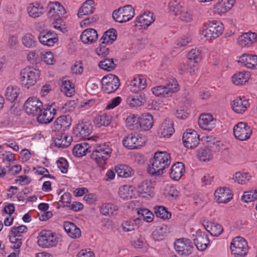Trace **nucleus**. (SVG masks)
Segmentation results:
<instances>
[{
    "instance_id": "obj_45",
    "label": "nucleus",
    "mask_w": 257,
    "mask_h": 257,
    "mask_svg": "<svg viewBox=\"0 0 257 257\" xmlns=\"http://www.w3.org/2000/svg\"><path fill=\"white\" fill-rule=\"evenodd\" d=\"M237 62L242 64H257V55L244 53L238 57Z\"/></svg>"
},
{
    "instance_id": "obj_48",
    "label": "nucleus",
    "mask_w": 257,
    "mask_h": 257,
    "mask_svg": "<svg viewBox=\"0 0 257 257\" xmlns=\"http://www.w3.org/2000/svg\"><path fill=\"white\" fill-rule=\"evenodd\" d=\"M151 91L155 96L161 98L170 97L165 85H158L152 88Z\"/></svg>"
},
{
    "instance_id": "obj_15",
    "label": "nucleus",
    "mask_w": 257,
    "mask_h": 257,
    "mask_svg": "<svg viewBox=\"0 0 257 257\" xmlns=\"http://www.w3.org/2000/svg\"><path fill=\"white\" fill-rule=\"evenodd\" d=\"M38 39L41 44L44 46L52 47L58 40L57 35L52 31H44L39 35Z\"/></svg>"
},
{
    "instance_id": "obj_50",
    "label": "nucleus",
    "mask_w": 257,
    "mask_h": 257,
    "mask_svg": "<svg viewBox=\"0 0 257 257\" xmlns=\"http://www.w3.org/2000/svg\"><path fill=\"white\" fill-rule=\"evenodd\" d=\"M165 86L167 88L170 97L173 93L177 92L180 89L179 84L175 78L169 79Z\"/></svg>"
},
{
    "instance_id": "obj_38",
    "label": "nucleus",
    "mask_w": 257,
    "mask_h": 257,
    "mask_svg": "<svg viewBox=\"0 0 257 257\" xmlns=\"http://www.w3.org/2000/svg\"><path fill=\"white\" fill-rule=\"evenodd\" d=\"M251 177V175L249 173L237 172L233 175L231 179L235 183L244 185L248 183Z\"/></svg>"
},
{
    "instance_id": "obj_33",
    "label": "nucleus",
    "mask_w": 257,
    "mask_h": 257,
    "mask_svg": "<svg viewBox=\"0 0 257 257\" xmlns=\"http://www.w3.org/2000/svg\"><path fill=\"white\" fill-rule=\"evenodd\" d=\"M27 12L30 17L37 18L43 14L44 8L39 3L34 2L28 5Z\"/></svg>"
},
{
    "instance_id": "obj_42",
    "label": "nucleus",
    "mask_w": 257,
    "mask_h": 257,
    "mask_svg": "<svg viewBox=\"0 0 257 257\" xmlns=\"http://www.w3.org/2000/svg\"><path fill=\"white\" fill-rule=\"evenodd\" d=\"M115 171L119 177L123 178L131 177L134 174V172L132 168L125 165L116 166Z\"/></svg>"
},
{
    "instance_id": "obj_9",
    "label": "nucleus",
    "mask_w": 257,
    "mask_h": 257,
    "mask_svg": "<svg viewBox=\"0 0 257 257\" xmlns=\"http://www.w3.org/2000/svg\"><path fill=\"white\" fill-rule=\"evenodd\" d=\"M102 89L107 93L115 91L120 85L118 78L113 74H108L101 79Z\"/></svg>"
},
{
    "instance_id": "obj_62",
    "label": "nucleus",
    "mask_w": 257,
    "mask_h": 257,
    "mask_svg": "<svg viewBox=\"0 0 257 257\" xmlns=\"http://www.w3.org/2000/svg\"><path fill=\"white\" fill-rule=\"evenodd\" d=\"M53 27L54 29L63 33H65L67 31L65 23L60 18L55 19V21L53 23Z\"/></svg>"
},
{
    "instance_id": "obj_41",
    "label": "nucleus",
    "mask_w": 257,
    "mask_h": 257,
    "mask_svg": "<svg viewBox=\"0 0 257 257\" xmlns=\"http://www.w3.org/2000/svg\"><path fill=\"white\" fill-rule=\"evenodd\" d=\"M204 226L205 229L213 236H219L223 231L222 226L219 224L206 222L204 223Z\"/></svg>"
},
{
    "instance_id": "obj_12",
    "label": "nucleus",
    "mask_w": 257,
    "mask_h": 257,
    "mask_svg": "<svg viewBox=\"0 0 257 257\" xmlns=\"http://www.w3.org/2000/svg\"><path fill=\"white\" fill-rule=\"evenodd\" d=\"M42 102L35 97L29 98L25 103L26 112L29 115H37L41 111Z\"/></svg>"
},
{
    "instance_id": "obj_43",
    "label": "nucleus",
    "mask_w": 257,
    "mask_h": 257,
    "mask_svg": "<svg viewBox=\"0 0 257 257\" xmlns=\"http://www.w3.org/2000/svg\"><path fill=\"white\" fill-rule=\"evenodd\" d=\"M134 189L135 187L132 186L123 185L119 188L118 195L120 198L124 199H131L134 195Z\"/></svg>"
},
{
    "instance_id": "obj_47",
    "label": "nucleus",
    "mask_w": 257,
    "mask_h": 257,
    "mask_svg": "<svg viewBox=\"0 0 257 257\" xmlns=\"http://www.w3.org/2000/svg\"><path fill=\"white\" fill-rule=\"evenodd\" d=\"M112 119L111 115L104 114L96 117L94 119V123L98 127L108 126L111 122Z\"/></svg>"
},
{
    "instance_id": "obj_30",
    "label": "nucleus",
    "mask_w": 257,
    "mask_h": 257,
    "mask_svg": "<svg viewBox=\"0 0 257 257\" xmlns=\"http://www.w3.org/2000/svg\"><path fill=\"white\" fill-rule=\"evenodd\" d=\"M146 86V79L144 76L138 75L134 78L130 84V88L132 92H139V91L144 89Z\"/></svg>"
},
{
    "instance_id": "obj_35",
    "label": "nucleus",
    "mask_w": 257,
    "mask_h": 257,
    "mask_svg": "<svg viewBox=\"0 0 257 257\" xmlns=\"http://www.w3.org/2000/svg\"><path fill=\"white\" fill-rule=\"evenodd\" d=\"M60 86L61 90L66 96L71 97L74 94V85L70 82L68 77H64L62 78Z\"/></svg>"
},
{
    "instance_id": "obj_26",
    "label": "nucleus",
    "mask_w": 257,
    "mask_h": 257,
    "mask_svg": "<svg viewBox=\"0 0 257 257\" xmlns=\"http://www.w3.org/2000/svg\"><path fill=\"white\" fill-rule=\"evenodd\" d=\"M153 124L154 119L151 114L148 113H145L139 117V131H149L153 127Z\"/></svg>"
},
{
    "instance_id": "obj_44",
    "label": "nucleus",
    "mask_w": 257,
    "mask_h": 257,
    "mask_svg": "<svg viewBox=\"0 0 257 257\" xmlns=\"http://www.w3.org/2000/svg\"><path fill=\"white\" fill-rule=\"evenodd\" d=\"M117 210V206L110 203L103 204L100 208L101 213L105 216H112L116 214Z\"/></svg>"
},
{
    "instance_id": "obj_20",
    "label": "nucleus",
    "mask_w": 257,
    "mask_h": 257,
    "mask_svg": "<svg viewBox=\"0 0 257 257\" xmlns=\"http://www.w3.org/2000/svg\"><path fill=\"white\" fill-rule=\"evenodd\" d=\"M138 193L142 197H152L154 195L155 189L150 180H145L142 181L137 188Z\"/></svg>"
},
{
    "instance_id": "obj_21",
    "label": "nucleus",
    "mask_w": 257,
    "mask_h": 257,
    "mask_svg": "<svg viewBox=\"0 0 257 257\" xmlns=\"http://www.w3.org/2000/svg\"><path fill=\"white\" fill-rule=\"evenodd\" d=\"M92 131V126L88 122L78 123L73 130V135L79 139H86Z\"/></svg>"
},
{
    "instance_id": "obj_3",
    "label": "nucleus",
    "mask_w": 257,
    "mask_h": 257,
    "mask_svg": "<svg viewBox=\"0 0 257 257\" xmlns=\"http://www.w3.org/2000/svg\"><path fill=\"white\" fill-rule=\"evenodd\" d=\"M40 75V71L38 69L31 65L27 66L20 72V83L23 86L29 88L36 83Z\"/></svg>"
},
{
    "instance_id": "obj_36",
    "label": "nucleus",
    "mask_w": 257,
    "mask_h": 257,
    "mask_svg": "<svg viewBox=\"0 0 257 257\" xmlns=\"http://www.w3.org/2000/svg\"><path fill=\"white\" fill-rule=\"evenodd\" d=\"M72 141L71 136L67 134L58 135L54 140L55 145L60 148H66L68 147Z\"/></svg>"
},
{
    "instance_id": "obj_55",
    "label": "nucleus",
    "mask_w": 257,
    "mask_h": 257,
    "mask_svg": "<svg viewBox=\"0 0 257 257\" xmlns=\"http://www.w3.org/2000/svg\"><path fill=\"white\" fill-rule=\"evenodd\" d=\"M166 226L158 227L153 232V237L156 240H162L166 236L167 233Z\"/></svg>"
},
{
    "instance_id": "obj_13",
    "label": "nucleus",
    "mask_w": 257,
    "mask_h": 257,
    "mask_svg": "<svg viewBox=\"0 0 257 257\" xmlns=\"http://www.w3.org/2000/svg\"><path fill=\"white\" fill-rule=\"evenodd\" d=\"M199 135L194 130H187L183 134V142L186 148H195L199 144Z\"/></svg>"
},
{
    "instance_id": "obj_52",
    "label": "nucleus",
    "mask_w": 257,
    "mask_h": 257,
    "mask_svg": "<svg viewBox=\"0 0 257 257\" xmlns=\"http://www.w3.org/2000/svg\"><path fill=\"white\" fill-rule=\"evenodd\" d=\"M197 156L201 161L205 162L212 159V153L208 148L198 149L197 151Z\"/></svg>"
},
{
    "instance_id": "obj_57",
    "label": "nucleus",
    "mask_w": 257,
    "mask_h": 257,
    "mask_svg": "<svg viewBox=\"0 0 257 257\" xmlns=\"http://www.w3.org/2000/svg\"><path fill=\"white\" fill-rule=\"evenodd\" d=\"M22 41L23 44L27 48L35 47L37 44L35 37L30 34H27L24 35Z\"/></svg>"
},
{
    "instance_id": "obj_18",
    "label": "nucleus",
    "mask_w": 257,
    "mask_h": 257,
    "mask_svg": "<svg viewBox=\"0 0 257 257\" xmlns=\"http://www.w3.org/2000/svg\"><path fill=\"white\" fill-rule=\"evenodd\" d=\"M230 105L233 111L238 114L244 113L249 106L248 100L244 97L241 96L237 97L233 99Z\"/></svg>"
},
{
    "instance_id": "obj_23",
    "label": "nucleus",
    "mask_w": 257,
    "mask_h": 257,
    "mask_svg": "<svg viewBox=\"0 0 257 257\" xmlns=\"http://www.w3.org/2000/svg\"><path fill=\"white\" fill-rule=\"evenodd\" d=\"M216 119L209 113L202 114L200 115L198 123L200 127L203 130L210 131L216 125Z\"/></svg>"
},
{
    "instance_id": "obj_22",
    "label": "nucleus",
    "mask_w": 257,
    "mask_h": 257,
    "mask_svg": "<svg viewBox=\"0 0 257 257\" xmlns=\"http://www.w3.org/2000/svg\"><path fill=\"white\" fill-rule=\"evenodd\" d=\"M146 101V95L141 92L130 94L126 99L127 104L132 107L141 106L145 104Z\"/></svg>"
},
{
    "instance_id": "obj_63",
    "label": "nucleus",
    "mask_w": 257,
    "mask_h": 257,
    "mask_svg": "<svg viewBox=\"0 0 257 257\" xmlns=\"http://www.w3.org/2000/svg\"><path fill=\"white\" fill-rule=\"evenodd\" d=\"M179 15H180V18L182 21L189 22L192 20V14L187 8L183 7Z\"/></svg>"
},
{
    "instance_id": "obj_17",
    "label": "nucleus",
    "mask_w": 257,
    "mask_h": 257,
    "mask_svg": "<svg viewBox=\"0 0 257 257\" xmlns=\"http://www.w3.org/2000/svg\"><path fill=\"white\" fill-rule=\"evenodd\" d=\"M235 0H218L213 7V12L218 15L225 14L233 7Z\"/></svg>"
},
{
    "instance_id": "obj_49",
    "label": "nucleus",
    "mask_w": 257,
    "mask_h": 257,
    "mask_svg": "<svg viewBox=\"0 0 257 257\" xmlns=\"http://www.w3.org/2000/svg\"><path fill=\"white\" fill-rule=\"evenodd\" d=\"M126 124L132 130L139 131V117L133 114H130L126 119Z\"/></svg>"
},
{
    "instance_id": "obj_10",
    "label": "nucleus",
    "mask_w": 257,
    "mask_h": 257,
    "mask_svg": "<svg viewBox=\"0 0 257 257\" xmlns=\"http://www.w3.org/2000/svg\"><path fill=\"white\" fill-rule=\"evenodd\" d=\"M122 143L125 148L135 149L143 146L145 143V139L139 134L131 133L124 138Z\"/></svg>"
},
{
    "instance_id": "obj_14",
    "label": "nucleus",
    "mask_w": 257,
    "mask_h": 257,
    "mask_svg": "<svg viewBox=\"0 0 257 257\" xmlns=\"http://www.w3.org/2000/svg\"><path fill=\"white\" fill-rule=\"evenodd\" d=\"M155 20L154 14L150 12H145L138 16L135 21V26L139 29H146Z\"/></svg>"
},
{
    "instance_id": "obj_31",
    "label": "nucleus",
    "mask_w": 257,
    "mask_h": 257,
    "mask_svg": "<svg viewBox=\"0 0 257 257\" xmlns=\"http://www.w3.org/2000/svg\"><path fill=\"white\" fill-rule=\"evenodd\" d=\"M250 74L248 72L242 71L234 74L231 77L232 83L236 86L245 85L249 80Z\"/></svg>"
},
{
    "instance_id": "obj_24",
    "label": "nucleus",
    "mask_w": 257,
    "mask_h": 257,
    "mask_svg": "<svg viewBox=\"0 0 257 257\" xmlns=\"http://www.w3.org/2000/svg\"><path fill=\"white\" fill-rule=\"evenodd\" d=\"M80 38L83 44L90 45L94 44L97 41L98 34L97 31L94 29H87L82 32Z\"/></svg>"
},
{
    "instance_id": "obj_64",
    "label": "nucleus",
    "mask_w": 257,
    "mask_h": 257,
    "mask_svg": "<svg viewBox=\"0 0 257 257\" xmlns=\"http://www.w3.org/2000/svg\"><path fill=\"white\" fill-rule=\"evenodd\" d=\"M59 123H61L63 130L68 128L71 124V118L69 115H61L58 117Z\"/></svg>"
},
{
    "instance_id": "obj_51",
    "label": "nucleus",
    "mask_w": 257,
    "mask_h": 257,
    "mask_svg": "<svg viewBox=\"0 0 257 257\" xmlns=\"http://www.w3.org/2000/svg\"><path fill=\"white\" fill-rule=\"evenodd\" d=\"M201 52L198 48L191 49L187 54V58L190 63H198L201 60Z\"/></svg>"
},
{
    "instance_id": "obj_5",
    "label": "nucleus",
    "mask_w": 257,
    "mask_h": 257,
    "mask_svg": "<svg viewBox=\"0 0 257 257\" xmlns=\"http://www.w3.org/2000/svg\"><path fill=\"white\" fill-rule=\"evenodd\" d=\"M223 30V25L221 22L209 21L200 32V35L202 39L206 40L215 39L222 34Z\"/></svg>"
},
{
    "instance_id": "obj_53",
    "label": "nucleus",
    "mask_w": 257,
    "mask_h": 257,
    "mask_svg": "<svg viewBox=\"0 0 257 257\" xmlns=\"http://www.w3.org/2000/svg\"><path fill=\"white\" fill-rule=\"evenodd\" d=\"M191 38L188 36H183L176 41V46L173 51L174 53H178L184 47L191 42Z\"/></svg>"
},
{
    "instance_id": "obj_25",
    "label": "nucleus",
    "mask_w": 257,
    "mask_h": 257,
    "mask_svg": "<svg viewBox=\"0 0 257 257\" xmlns=\"http://www.w3.org/2000/svg\"><path fill=\"white\" fill-rule=\"evenodd\" d=\"M215 199L218 203H225L230 201L232 198L231 190L226 187L217 189L214 193Z\"/></svg>"
},
{
    "instance_id": "obj_1",
    "label": "nucleus",
    "mask_w": 257,
    "mask_h": 257,
    "mask_svg": "<svg viewBox=\"0 0 257 257\" xmlns=\"http://www.w3.org/2000/svg\"><path fill=\"white\" fill-rule=\"evenodd\" d=\"M171 163L170 154L166 152H157L154 158L150 160L147 168L148 172L151 175L160 176L164 173Z\"/></svg>"
},
{
    "instance_id": "obj_40",
    "label": "nucleus",
    "mask_w": 257,
    "mask_h": 257,
    "mask_svg": "<svg viewBox=\"0 0 257 257\" xmlns=\"http://www.w3.org/2000/svg\"><path fill=\"white\" fill-rule=\"evenodd\" d=\"M140 222V218L126 220L121 223V228L124 232L132 231L139 227Z\"/></svg>"
},
{
    "instance_id": "obj_58",
    "label": "nucleus",
    "mask_w": 257,
    "mask_h": 257,
    "mask_svg": "<svg viewBox=\"0 0 257 257\" xmlns=\"http://www.w3.org/2000/svg\"><path fill=\"white\" fill-rule=\"evenodd\" d=\"M138 214L140 215V218L150 222L153 219V214L146 208H140L138 210Z\"/></svg>"
},
{
    "instance_id": "obj_59",
    "label": "nucleus",
    "mask_w": 257,
    "mask_h": 257,
    "mask_svg": "<svg viewBox=\"0 0 257 257\" xmlns=\"http://www.w3.org/2000/svg\"><path fill=\"white\" fill-rule=\"evenodd\" d=\"M132 245L136 249H141L142 251L146 250L147 248V243L145 238L140 236L136 240L132 242Z\"/></svg>"
},
{
    "instance_id": "obj_46",
    "label": "nucleus",
    "mask_w": 257,
    "mask_h": 257,
    "mask_svg": "<svg viewBox=\"0 0 257 257\" xmlns=\"http://www.w3.org/2000/svg\"><path fill=\"white\" fill-rule=\"evenodd\" d=\"M88 145L86 143L77 144L73 149V154L77 157L84 156L88 152Z\"/></svg>"
},
{
    "instance_id": "obj_8",
    "label": "nucleus",
    "mask_w": 257,
    "mask_h": 257,
    "mask_svg": "<svg viewBox=\"0 0 257 257\" xmlns=\"http://www.w3.org/2000/svg\"><path fill=\"white\" fill-rule=\"evenodd\" d=\"M174 245L176 251L181 256L189 255L192 252L193 249L191 241L187 238H182L176 240Z\"/></svg>"
},
{
    "instance_id": "obj_27",
    "label": "nucleus",
    "mask_w": 257,
    "mask_h": 257,
    "mask_svg": "<svg viewBox=\"0 0 257 257\" xmlns=\"http://www.w3.org/2000/svg\"><path fill=\"white\" fill-rule=\"evenodd\" d=\"M194 241L197 249L203 251L206 248L209 244V240L205 232L198 230L195 238H194Z\"/></svg>"
},
{
    "instance_id": "obj_34",
    "label": "nucleus",
    "mask_w": 257,
    "mask_h": 257,
    "mask_svg": "<svg viewBox=\"0 0 257 257\" xmlns=\"http://www.w3.org/2000/svg\"><path fill=\"white\" fill-rule=\"evenodd\" d=\"M64 228L68 235L72 238H78L81 236V231L73 223L66 221L64 223Z\"/></svg>"
},
{
    "instance_id": "obj_54",
    "label": "nucleus",
    "mask_w": 257,
    "mask_h": 257,
    "mask_svg": "<svg viewBox=\"0 0 257 257\" xmlns=\"http://www.w3.org/2000/svg\"><path fill=\"white\" fill-rule=\"evenodd\" d=\"M19 94V89L16 87L9 86L6 91L5 95L6 98L13 102L16 100Z\"/></svg>"
},
{
    "instance_id": "obj_56",
    "label": "nucleus",
    "mask_w": 257,
    "mask_h": 257,
    "mask_svg": "<svg viewBox=\"0 0 257 257\" xmlns=\"http://www.w3.org/2000/svg\"><path fill=\"white\" fill-rule=\"evenodd\" d=\"M182 8V5L175 0L170 1L168 6L169 12L176 16L179 15Z\"/></svg>"
},
{
    "instance_id": "obj_60",
    "label": "nucleus",
    "mask_w": 257,
    "mask_h": 257,
    "mask_svg": "<svg viewBox=\"0 0 257 257\" xmlns=\"http://www.w3.org/2000/svg\"><path fill=\"white\" fill-rule=\"evenodd\" d=\"M257 199V189L244 192L242 196V200L245 202L254 201Z\"/></svg>"
},
{
    "instance_id": "obj_7",
    "label": "nucleus",
    "mask_w": 257,
    "mask_h": 257,
    "mask_svg": "<svg viewBox=\"0 0 257 257\" xmlns=\"http://www.w3.org/2000/svg\"><path fill=\"white\" fill-rule=\"evenodd\" d=\"M231 252L235 257H244L247 253L248 245L246 241L241 237L234 238L230 246Z\"/></svg>"
},
{
    "instance_id": "obj_6",
    "label": "nucleus",
    "mask_w": 257,
    "mask_h": 257,
    "mask_svg": "<svg viewBox=\"0 0 257 257\" xmlns=\"http://www.w3.org/2000/svg\"><path fill=\"white\" fill-rule=\"evenodd\" d=\"M135 15V10L131 5H126L114 11L112 13L113 20L118 23H122L132 19Z\"/></svg>"
},
{
    "instance_id": "obj_61",
    "label": "nucleus",
    "mask_w": 257,
    "mask_h": 257,
    "mask_svg": "<svg viewBox=\"0 0 257 257\" xmlns=\"http://www.w3.org/2000/svg\"><path fill=\"white\" fill-rule=\"evenodd\" d=\"M155 209V213L157 217L163 219H169L171 217V213L164 207L158 206Z\"/></svg>"
},
{
    "instance_id": "obj_2",
    "label": "nucleus",
    "mask_w": 257,
    "mask_h": 257,
    "mask_svg": "<svg viewBox=\"0 0 257 257\" xmlns=\"http://www.w3.org/2000/svg\"><path fill=\"white\" fill-rule=\"evenodd\" d=\"M111 153L112 149L109 145L105 143L98 144L94 146L90 157L98 167H103Z\"/></svg>"
},
{
    "instance_id": "obj_4",
    "label": "nucleus",
    "mask_w": 257,
    "mask_h": 257,
    "mask_svg": "<svg viewBox=\"0 0 257 257\" xmlns=\"http://www.w3.org/2000/svg\"><path fill=\"white\" fill-rule=\"evenodd\" d=\"M61 241L60 235L49 230H43L39 232L37 243L42 248H48L56 246Z\"/></svg>"
},
{
    "instance_id": "obj_39",
    "label": "nucleus",
    "mask_w": 257,
    "mask_h": 257,
    "mask_svg": "<svg viewBox=\"0 0 257 257\" xmlns=\"http://www.w3.org/2000/svg\"><path fill=\"white\" fill-rule=\"evenodd\" d=\"M117 37V32L115 29L111 28L106 31L100 39L102 44H111L115 41Z\"/></svg>"
},
{
    "instance_id": "obj_37",
    "label": "nucleus",
    "mask_w": 257,
    "mask_h": 257,
    "mask_svg": "<svg viewBox=\"0 0 257 257\" xmlns=\"http://www.w3.org/2000/svg\"><path fill=\"white\" fill-rule=\"evenodd\" d=\"M94 9V1L93 0H87L79 9L78 16L81 18L84 15L91 14L93 13Z\"/></svg>"
},
{
    "instance_id": "obj_11",
    "label": "nucleus",
    "mask_w": 257,
    "mask_h": 257,
    "mask_svg": "<svg viewBox=\"0 0 257 257\" xmlns=\"http://www.w3.org/2000/svg\"><path fill=\"white\" fill-rule=\"evenodd\" d=\"M233 134L237 139L241 141H246L252 134V129L246 123L239 122L233 127Z\"/></svg>"
},
{
    "instance_id": "obj_28",
    "label": "nucleus",
    "mask_w": 257,
    "mask_h": 257,
    "mask_svg": "<svg viewBox=\"0 0 257 257\" xmlns=\"http://www.w3.org/2000/svg\"><path fill=\"white\" fill-rule=\"evenodd\" d=\"M54 108L51 106H48L46 108L41 109L40 113H39L37 120L41 123H50L54 118L55 113L53 112Z\"/></svg>"
},
{
    "instance_id": "obj_16",
    "label": "nucleus",
    "mask_w": 257,
    "mask_h": 257,
    "mask_svg": "<svg viewBox=\"0 0 257 257\" xmlns=\"http://www.w3.org/2000/svg\"><path fill=\"white\" fill-rule=\"evenodd\" d=\"M47 15L50 18H61L66 13L64 7L58 2H50L47 7Z\"/></svg>"
},
{
    "instance_id": "obj_32",
    "label": "nucleus",
    "mask_w": 257,
    "mask_h": 257,
    "mask_svg": "<svg viewBox=\"0 0 257 257\" xmlns=\"http://www.w3.org/2000/svg\"><path fill=\"white\" fill-rule=\"evenodd\" d=\"M174 132V125L170 119H165L161 124L159 128V134L164 138H169Z\"/></svg>"
},
{
    "instance_id": "obj_29",
    "label": "nucleus",
    "mask_w": 257,
    "mask_h": 257,
    "mask_svg": "<svg viewBox=\"0 0 257 257\" xmlns=\"http://www.w3.org/2000/svg\"><path fill=\"white\" fill-rule=\"evenodd\" d=\"M185 171L184 164L182 162L174 164L170 171V177L175 181H179Z\"/></svg>"
},
{
    "instance_id": "obj_19",
    "label": "nucleus",
    "mask_w": 257,
    "mask_h": 257,
    "mask_svg": "<svg viewBox=\"0 0 257 257\" xmlns=\"http://www.w3.org/2000/svg\"><path fill=\"white\" fill-rule=\"evenodd\" d=\"M256 42L257 34L251 32L243 33L237 40V43L239 46L246 48L251 47Z\"/></svg>"
}]
</instances>
